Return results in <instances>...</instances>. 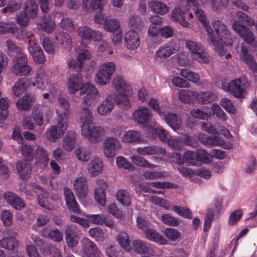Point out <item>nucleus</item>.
Listing matches in <instances>:
<instances>
[{
	"label": "nucleus",
	"mask_w": 257,
	"mask_h": 257,
	"mask_svg": "<svg viewBox=\"0 0 257 257\" xmlns=\"http://www.w3.org/2000/svg\"><path fill=\"white\" fill-rule=\"evenodd\" d=\"M82 251L86 257H100L97 245L90 239L84 237L80 241Z\"/></svg>",
	"instance_id": "obj_10"
},
{
	"label": "nucleus",
	"mask_w": 257,
	"mask_h": 257,
	"mask_svg": "<svg viewBox=\"0 0 257 257\" xmlns=\"http://www.w3.org/2000/svg\"><path fill=\"white\" fill-rule=\"evenodd\" d=\"M116 163L118 168H122L124 169L131 170H133L135 168V167L123 157L119 156L117 157L116 159Z\"/></svg>",
	"instance_id": "obj_63"
},
{
	"label": "nucleus",
	"mask_w": 257,
	"mask_h": 257,
	"mask_svg": "<svg viewBox=\"0 0 257 257\" xmlns=\"http://www.w3.org/2000/svg\"><path fill=\"white\" fill-rule=\"evenodd\" d=\"M115 102L119 105V106L123 109H127L131 107V103L130 100L124 93L119 94L117 95L114 96L113 95Z\"/></svg>",
	"instance_id": "obj_53"
},
{
	"label": "nucleus",
	"mask_w": 257,
	"mask_h": 257,
	"mask_svg": "<svg viewBox=\"0 0 257 257\" xmlns=\"http://www.w3.org/2000/svg\"><path fill=\"white\" fill-rule=\"evenodd\" d=\"M36 163L46 167L49 163V153L47 149L40 145H38L35 151Z\"/></svg>",
	"instance_id": "obj_26"
},
{
	"label": "nucleus",
	"mask_w": 257,
	"mask_h": 257,
	"mask_svg": "<svg viewBox=\"0 0 257 257\" xmlns=\"http://www.w3.org/2000/svg\"><path fill=\"white\" fill-rule=\"evenodd\" d=\"M18 244V240L14 237H4L0 240V247L6 249L13 250L17 247Z\"/></svg>",
	"instance_id": "obj_47"
},
{
	"label": "nucleus",
	"mask_w": 257,
	"mask_h": 257,
	"mask_svg": "<svg viewBox=\"0 0 257 257\" xmlns=\"http://www.w3.org/2000/svg\"><path fill=\"white\" fill-rule=\"evenodd\" d=\"M39 28L47 33H52L56 28V23L51 17H42L38 24Z\"/></svg>",
	"instance_id": "obj_36"
},
{
	"label": "nucleus",
	"mask_w": 257,
	"mask_h": 257,
	"mask_svg": "<svg viewBox=\"0 0 257 257\" xmlns=\"http://www.w3.org/2000/svg\"><path fill=\"white\" fill-rule=\"evenodd\" d=\"M86 218L89 222L98 225L103 224L105 221L104 215L103 214H87Z\"/></svg>",
	"instance_id": "obj_62"
},
{
	"label": "nucleus",
	"mask_w": 257,
	"mask_h": 257,
	"mask_svg": "<svg viewBox=\"0 0 257 257\" xmlns=\"http://www.w3.org/2000/svg\"><path fill=\"white\" fill-rule=\"evenodd\" d=\"M141 141V134L135 130H129L124 133L122 137V141L125 143H138Z\"/></svg>",
	"instance_id": "obj_39"
},
{
	"label": "nucleus",
	"mask_w": 257,
	"mask_h": 257,
	"mask_svg": "<svg viewBox=\"0 0 257 257\" xmlns=\"http://www.w3.org/2000/svg\"><path fill=\"white\" fill-rule=\"evenodd\" d=\"M38 12V6L34 1L27 2L24 7L25 16H36Z\"/></svg>",
	"instance_id": "obj_50"
},
{
	"label": "nucleus",
	"mask_w": 257,
	"mask_h": 257,
	"mask_svg": "<svg viewBox=\"0 0 257 257\" xmlns=\"http://www.w3.org/2000/svg\"><path fill=\"white\" fill-rule=\"evenodd\" d=\"M77 158L81 162H87L90 158L91 152L86 148L79 147L75 150Z\"/></svg>",
	"instance_id": "obj_54"
},
{
	"label": "nucleus",
	"mask_w": 257,
	"mask_h": 257,
	"mask_svg": "<svg viewBox=\"0 0 257 257\" xmlns=\"http://www.w3.org/2000/svg\"><path fill=\"white\" fill-rule=\"evenodd\" d=\"M107 187V184L103 180H98L96 182V187L94 190V198L96 201L102 206L106 204L105 190Z\"/></svg>",
	"instance_id": "obj_16"
},
{
	"label": "nucleus",
	"mask_w": 257,
	"mask_h": 257,
	"mask_svg": "<svg viewBox=\"0 0 257 257\" xmlns=\"http://www.w3.org/2000/svg\"><path fill=\"white\" fill-rule=\"evenodd\" d=\"M148 6L153 12L160 15H165L169 11V8L165 4L157 0L150 1Z\"/></svg>",
	"instance_id": "obj_38"
},
{
	"label": "nucleus",
	"mask_w": 257,
	"mask_h": 257,
	"mask_svg": "<svg viewBox=\"0 0 257 257\" xmlns=\"http://www.w3.org/2000/svg\"><path fill=\"white\" fill-rule=\"evenodd\" d=\"M233 30L247 44H251L254 40V35L250 29L240 25L239 22H234L232 25Z\"/></svg>",
	"instance_id": "obj_12"
},
{
	"label": "nucleus",
	"mask_w": 257,
	"mask_h": 257,
	"mask_svg": "<svg viewBox=\"0 0 257 257\" xmlns=\"http://www.w3.org/2000/svg\"><path fill=\"white\" fill-rule=\"evenodd\" d=\"M112 86L119 94L125 93L128 89L129 85L121 77L115 76L112 80Z\"/></svg>",
	"instance_id": "obj_41"
},
{
	"label": "nucleus",
	"mask_w": 257,
	"mask_h": 257,
	"mask_svg": "<svg viewBox=\"0 0 257 257\" xmlns=\"http://www.w3.org/2000/svg\"><path fill=\"white\" fill-rule=\"evenodd\" d=\"M161 116L165 122L174 130L178 129L182 124V120L176 114L172 113H162Z\"/></svg>",
	"instance_id": "obj_30"
},
{
	"label": "nucleus",
	"mask_w": 257,
	"mask_h": 257,
	"mask_svg": "<svg viewBox=\"0 0 257 257\" xmlns=\"http://www.w3.org/2000/svg\"><path fill=\"white\" fill-rule=\"evenodd\" d=\"M117 201L123 206H130L131 202L130 193L126 190L120 189L116 193Z\"/></svg>",
	"instance_id": "obj_48"
},
{
	"label": "nucleus",
	"mask_w": 257,
	"mask_h": 257,
	"mask_svg": "<svg viewBox=\"0 0 257 257\" xmlns=\"http://www.w3.org/2000/svg\"><path fill=\"white\" fill-rule=\"evenodd\" d=\"M102 160L98 157L93 158L88 164V171L91 176L101 173L103 168Z\"/></svg>",
	"instance_id": "obj_31"
},
{
	"label": "nucleus",
	"mask_w": 257,
	"mask_h": 257,
	"mask_svg": "<svg viewBox=\"0 0 257 257\" xmlns=\"http://www.w3.org/2000/svg\"><path fill=\"white\" fill-rule=\"evenodd\" d=\"M116 69V65L113 62H107L100 65L95 76L96 82L101 85L107 84Z\"/></svg>",
	"instance_id": "obj_3"
},
{
	"label": "nucleus",
	"mask_w": 257,
	"mask_h": 257,
	"mask_svg": "<svg viewBox=\"0 0 257 257\" xmlns=\"http://www.w3.org/2000/svg\"><path fill=\"white\" fill-rule=\"evenodd\" d=\"M77 135L74 131H68L62 141L63 149L68 152L71 151L75 147Z\"/></svg>",
	"instance_id": "obj_27"
},
{
	"label": "nucleus",
	"mask_w": 257,
	"mask_h": 257,
	"mask_svg": "<svg viewBox=\"0 0 257 257\" xmlns=\"http://www.w3.org/2000/svg\"><path fill=\"white\" fill-rule=\"evenodd\" d=\"M228 3V0H211L210 1L212 9L217 12L224 10Z\"/></svg>",
	"instance_id": "obj_58"
},
{
	"label": "nucleus",
	"mask_w": 257,
	"mask_h": 257,
	"mask_svg": "<svg viewBox=\"0 0 257 257\" xmlns=\"http://www.w3.org/2000/svg\"><path fill=\"white\" fill-rule=\"evenodd\" d=\"M180 75L188 80L193 83H197L200 79V76L198 74L188 69H182L180 71Z\"/></svg>",
	"instance_id": "obj_52"
},
{
	"label": "nucleus",
	"mask_w": 257,
	"mask_h": 257,
	"mask_svg": "<svg viewBox=\"0 0 257 257\" xmlns=\"http://www.w3.org/2000/svg\"><path fill=\"white\" fill-rule=\"evenodd\" d=\"M246 86L247 82L245 79L238 78L230 81L228 84L226 89L234 97L241 98L243 96Z\"/></svg>",
	"instance_id": "obj_9"
},
{
	"label": "nucleus",
	"mask_w": 257,
	"mask_h": 257,
	"mask_svg": "<svg viewBox=\"0 0 257 257\" xmlns=\"http://www.w3.org/2000/svg\"><path fill=\"white\" fill-rule=\"evenodd\" d=\"M117 240L123 249L128 251L131 250L130 239L128 235L125 232H120L117 237Z\"/></svg>",
	"instance_id": "obj_51"
},
{
	"label": "nucleus",
	"mask_w": 257,
	"mask_h": 257,
	"mask_svg": "<svg viewBox=\"0 0 257 257\" xmlns=\"http://www.w3.org/2000/svg\"><path fill=\"white\" fill-rule=\"evenodd\" d=\"M55 38L60 45L63 52H67L71 49L72 39L69 34L64 32H56Z\"/></svg>",
	"instance_id": "obj_21"
},
{
	"label": "nucleus",
	"mask_w": 257,
	"mask_h": 257,
	"mask_svg": "<svg viewBox=\"0 0 257 257\" xmlns=\"http://www.w3.org/2000/svg\"><path fill=\"white\" fill-rule=\"evenodd\" d=\"M21 151L25 159L27 161H31L33 160L34 148L32 146L28 145H23L21 147Z\"/></svg>",
	"instance_id": "obj_57"
},
{
	"label": "nucleus",
	"mask_w": 257,
	"mask_h": 257,
	"mask_svg": "<svg viewBox=\"0 0 257 257\" xmlns=\"http://www.w3.org/2000/svg\"><path fill=\"white\" fill-rule=\"evenodd\" d=\"M65 238L67 244L71 247L75 246L79 239L77 233L69 225H67L66 227Z\"/></svg>",
	"instance_id": "obj_35"
},
{
	"label": "nucleus",
	"mask_w": 257,
	"mask_h": 257,
	"mask_svg": "<svg viewBox=\"0 0 257 257\" xmlns=\"http://www.w3.org/2000/svg\"><path fill=\"white\" fill-rule=\"evenodd\" d=\"M201 128L213 135V136L209 137H207L206 135H202L200 137L201 141L205 142L206 145L211 146H220L223 145V141L218 138L219 135L218 132L210 123L207 122L203 123L201 124Z\"/></svg>",
	"instance_id": "obj_6"
},
{
	"label": "nucleus",
	"mask_w": 257,
	"mask_h": 257,
	"mask_svg": "<svg viewBox=\"0 0 257 257\" xmlns=\"http://www.w3.org/2000/svg\"><path fill=\"white\" fill-rule=\"evenodd\" d=\"M42 44L44 50L48 54H53L55 53L53 43L49 38H43L42 40Z\"/></svg>",
	"instance_id": "obj_64"
},
{
	"label": "nucleus",
	"mask_w": 257,
	"mask_h": 257,
	"mask_svg": "<svg viewBox=\"0 0 257 257\" xmlns=\"http://www.w3.org/2000/svg\"><path fill=\"white\" fill-rule=\"evenodd\" d=\"M29 53L33 57V60L37 64H43L45 61V57L41 47L35 43L28 48Z\"/></svg>",
	"instance_id": "obj_32"
},
{
	"label": "nucleus",
	"mask_w": 257,
	"mask_h": 257,
	"mask_svg": "<svg viewBox=\"0 0 257 257\" xmlns=\"http://www.w3.org/2000/svg\"><path fill=\"white\" fill-rule=\"evenodd\" d=\"M173 210L178 215L184 218L191 219L192 217L191 212L188 208L178 206H174L173 207Z\"/></svg>",
	"instance_id": "obj_61"
},
{
	"label": "nucleus",
	"mask_w": 257,
	"mask_h": 257,
	"mask_svg": "<svg viewBox=\"0 0 257 257\" xmlns=\"http://www.w3.org/2000/svg\"><path fill=\"white\" fill-rule=\"evenodd\" d=\"M137 152L140 155L146 156L152 155L157 154H165V150L158 147L148 146L143 148L139 147L137 149Z\"/></svg>",
	"instance_id": "obj_40"
},
{
	"label": "nucleus",
	"mask_w": 257,
	"mask_h": 257,
	"mask_svg": "<svg viewBox=\"0 0 257 257\" xmlns=\"http://www.w3.org/2000/svg\"><path fill=\"white\" fill-rule=\"evenodd\" d=\"M42 234L55 242H60L63 240V233L58 229H51L47 234L43 230Z\"/></svg>",
	"instance_id": "obj_55"
},
{
	"label": "nucleus",
	"mask_w": 257,
	"mask_h": 257,
	"mask_svg": "<svg viewBox=\"0 0 257 257\" xmlns=\"http://www.w3.org/2000/svg\"><path fill=\"white\" fill-rule=\"evenodd\" d=\"M90 235L96 241L102 242L104 240V235L102 230L98 227L92 228L89 229Z\"/></svg>",
	"instance_id": "obj_60"
},
{
	"label": "nucleus",
	"mask_w": 257,
	"mask_h": 257,
	"mask_svg": "<svg viewBox=\"0 0 257 257\" xmlns=\"http://www.w3.org/2000/svg\"><path fill=\"white\" fill-rule=\"evenodd\" d=\"M63 135L59 132L57 126L52 125L46 132V139L50 142L54 143Z\"/></svg>",
	"instance_id": "obj_49"
},
{
	"label": "nucleus",
	"mask_w": 257,
	"mask_h": 257,
	"mask_svg": "<svg viewBox=\"0 0 257 257\" xmlns=\"http://www.w3.org/2000/svg\"><path fill=\"white\" fill-rule=\"evenodd\" d=\"M81 134L90 142L95 143L101 141L104 134V130L101 126L90 125L81 130Z\"/></svg>",
	"instance_id": "obj_8"
},
{
	"label": "nucleus",
	"mask_w": 257,
	"mask_h": 257,
	"mask_svg": "<svg viewBox=\"0 0 257 257\" xmlns=\"http://www.w3.org/2000/svg\"><path fill=\"white\" fill-rule=\"evenodd\" d=\"M145 236L148 239L161 244L167 243V240L159 232L153 229H148L145 231Z\"/></svg>",
	"instance_id": "obj_42"
},
{
	"label": "nucleus",
	"mask_w": 257,
	"mask_h": 257,
	"mask_svg": "<svg viewBox=\"0 0 257 257\" xmlns=\"http://www.w3.org/2000/svg\"><path fill=\"white\" fill-rule=\"evenodd\" d=\"M82 81L78 74L71 75L68 80V90L70 94H74L81 88Z\"/></svg>",
	"instance_id": "obj_33"
},
{
	"label": "nucleus",
	"mask_w": 257,
	"mask_h": 257,
	"mask_svg": "<svg viewBox=\"0 0 257 257\" xmlns=\"http://www.w3.org/2000/svg\"><path fill=\"white\" fill-rule=\"evenodd\" d=\"M58 107L56 113L58 117H69L70 112V103L65 98L59 97L57 99Z\"/></svg>",
	"instance_id": "obj_28"
},
{
	"label": "nucleus",
	"mask_w": 257,
	"mask_h": 257,
	"mask_svg": "<svg viewBox=\"0 0 257 257\" xmlns=\"http://www.w3.org/2000/svg\"><path fill=\"white\" fill-rule=\"evenodd\" d=\"M16 166L21 178L23 180H28L32 172L31 164L28 163L18 162L17 163Z\"/></svg>",
	"instance_id": "obj_37"
},
{
	"label": "nucleus",
	"mask_w": 257,
	"mask_h": 257,
	"mask_svg": "<svg viewBox=\"0 0 257 257\" xmlns=\"http://www.w3.org/2000/svg\"><path fill=\"white\" fill-rule=\"evenodd\" d=\"M33 85L51 93L55 91L53 83L49 80L48 76L42 67L38 68L36 80L33 82Z\"/></svg>",
	"instance_id": "obj_5"
},
{
	"label": "nucleus",
	"mask_w": 257,
	"mask_h": 257,
	"mask_svg": "<svg viewBox=\"0 0 257 257\" xmlns=\"http://www.w3.org/2000/svg\"><path fill=\"white\" fill-rule=\"evenodd\" d=\"M35 101V95L31 93H25L20 98L16 103L18 109L22 110L30 109L33 104Z\"/></svg>",
	"instance_id": "obj_24"
},
{
	"label": "nucleus",
	"mask_w": 257,
	"mask_h": 257,
	"mask_svg": "<svg viewBox=\"0 0 257 257\" xmlns=\"http://www.w3.org/2000/svg\"><path fill=\"white\" fill-rule=\"evenodd\" d=\"M177 49L173 46L171 43H168L161 46L156 52V58L166 59L171 55L175 53Z\"/></svg>",
	"instance_id": "obj_29"
},
{
	"label": "nucleus",
	"mask_w": 257,
	"mask_h": 257,
	"mask_svg": "<svg viewBox=\"0 0 257 257\" xmlns=\"http://www.w3.org/2000/svg\"><path fill=\"white\" fill-rule=\"evenodd\" d=\"M216 95L209 91L201 92L196 96L197 102L202 104H207L213 102L216 99Z\"/></svg>",
	"instance_id": "obj_46"
},
{
	"label": "nucleus",
	"mask_w": 257,
	"mask_h": 257,
	"mask_svg": "<svg viewBox=\"0 0 257 257\" xmlns=\"http://www.w3.org/2000/svg\"><path fill=\"white\" fill-rule=\"evenodd\" d=\"M134 120L140 124H146L152 117V113L147 107H140L132 114Z\"/></svg>",
	"instance_id": "obj_15"
},
{
	"label": "nucleus",
	"mask_w": 257,
	"mask_h": 257,
	"mask_svg": "<svg viewBox=\"0 0 257 257\" xmlns=\"http://www.w3.org/2000/svg\"><path fill=\"white\" fill-rule=\"evenodd\" d=\"M12 28H13L14 30H12L11 31L12 32H11V34H14L19 39H26V35H27V31L26 29L24 28L19 29L14 22H13Z\"/></svg>",
	"instance_id": "obj_59"
},
{
	"label": "nucleus",
	"mask_w": 257,
	"mask_h": 257,
	"mask_svg": "<svg viewBox=\"0 0 257 257\" xmlns=\"http://www.w3.org/2000/svg\"><path fill=\"white\" fill-rule=\"evenodd\" d=\"M124 42L126 47L130 50H135L140 44L138 33L133 30L128 31L124 35Z\"/></svg>",
	"instance_id": "obj_19"
},
{
	"label": "nucleus",
	"mask_w": 257,
	"mask_h": 257,
	"mask_svg": "<svg viewBox=\"0 0 257 257\" xmlns=\"http://www.w3.org/2000/svg\"><path fill=\"white\" fill-rule=\"evenodd\" d=\"M103 28L105 31L112 33V42L114 46H117L121 43L122 31L119 22L116 19L105 20Z\"/></svg>",
	"instance_id": "obj_4"
},
{
	"label": "nucleus",
	"mask_w": 257,
	"mask_h": 257,
	"mask_svg": "<svg viewBox=\"0 0 257 257\" xmlns=\"http://www.w3.org/2000/svg\"><path fill=\"white\" fill-rule=\"evenodd\" d=\"M73 186L78 197L83 198L87 195L88 188L85 177H80L76 178L74 182Z\"/></svg>",
	"instance_id": "obj_22"
},
{
	"label": "nucleus",
	"mask_w": 257,
	"mask_h": 257,
	"mask_svg": "<svg viewBox=\"0 0 257 257\" xmlns=\"http://www.w3.org/2000/svg\"><path fill=\"white\" fill-rule=\"evenodd\" d=\"M78 36L83 40H93L99 41L102 38V34L87 26H82L78 28Z\"/></svg>",
	"instance_id": "obj_17"
},
{
	"label": "nucleus",
	"mask_w": 257,
	"mask_h": 257,
	"mask_svg": "<svg viewBox=\"0 0 257 257\" xmlns=\"http://www.w3.org/2000/svg\"><path fill=\"white\" fill-rule=\"evenodd\" d=\"M88 0H82V7L85 11L88 13L94 12L100 13L103 10V0H91L90 3Z\"/></svg>",
	"instance_id": "obj_25"
},
{
	"label": "nucleus",
	"mask_w": 257,
	"mask_h": 257,
	"mask_svg": "<svg viewBox=\"0 0 257 257\" xmlns=\"http://www.w3.org/2000/svg\"><path fill=\"white\" fill-rule=\"evenodd\" d=\"M78 114L81 130L85 129L90 125H92V113L88 108L86 107H82L79 110Z\"/></svg>",
	"instance_id": "obj_20"
},
{
	"label": "nucleus",
	"mask_w": 257,
	"mask_h": 257,
	"mask_svg": "<svg viewBox=\"0 0 257 257\" xmlns=\"http://www.w3.org/2000/svg\"><path fill=\"white\" fill-rule=\"evenodd\" d=\"M32 70L28 64L27 55L24 53H18L13 60L12 72L19 76H26L29 75Z\"/></svg>",
	"instance_id": "obj_2"
},
{
	"label": "nucleus",
	"mask_w": 257,
	"mask_h": 257,
	"mask_svg": "<svg viewBox=\"0 0 257 257\" xmlns=\"http://www.w3.org/2000/svg\"><path fill=\"white\" fill-rule=\"evenodd\" d=\"M115 100L113 95H109L97 106V110L99 114L103 115L110 113L113 109Z\"/></svg>",
	"instance_id": "obj_18"
},
{
	"label": "nucleus",
	"mask_w": 257,
	"mask_h": 257,
	"mask_svg": "<svg viewBox=\"0 0 257 257\" xmlns=\"http://www.w3.org/2000/svg\"><path fill=\"white\" fill-rule=\"evenodd\" d=\"M80 94L84 95L83 98V103L86 104L90 103L96 96H100L97 89L93 84L89 82L82 85L80 89Z\"/></svg>",
	"instance_id": "obj_11"
},
{
	"label": "nucleus",
	"mask_w": 257,
	"mask_h": 257,
	"mask_svg": "<svg viewBox=\"0 0 257 257\" xmlns=\"http://www.w3.org/2000/svg\"><path fill=\"white\" fill-rule=\"evenodd\" d=\"M178 97L183 103H189L196 99V93L195 91L188 89H181L179 92Z\"/></svg>",
	"instance_id": "obj_43"
},
{
	"label": "nucleus",
	"mask_w": 257,
	"mask_h": 257,
	"mask_svg": "<svg viewBox=\"0 0 257 257\" xmlns=\"http://www.w3.org/2000/svg\"><path fill=\"white\" fill-rule=\"evenodd\" d=\"M199 22L202 24L207 33L209 43L214 47L219 56L225 55L226 59L231 57V55H226V46L232 45V39L225 25L221 22L216 21L212 23L213 29L210 27L206 17H198Z\"/></svg>",
	"instance_id": "obj_1"
},
{
	"label": "nucleus",
	"mask_w": 257,
	"mask_h": 257,
	"mask_svg": "<svg viewBox=\"0 0 257 257\" xmlns=\"http://www.w3.org/2000/svg\"><path fill=\"white\" fill-rule=\"evenodd\" d=\"M185 46L192 53L193 58L201 63H207L209 61L202 46L191 40H186Z\"/></svg>",
	"instance_id": "obj_7"
},
{
	"label": "nucleus",
	"mask_w": 257,
	"mask_h": 257,
	"mask_svg": "<svg viewBox=\"0 0 257 257\" xmlns=\"http://www.w3.org/2000/svg\"><path fill=\"white\" fill-rule=\"evenodd\" d=\"M121 144L116 138H107L103 143V151L107 158L113 157L115 155V151L120 148Z\"/></svg>",
	"instance_id": "obj_13"
},
{
	"label": "nucleus",
	"mask_w": 257,
	"mask_h": 257,
	"mask_svg": "<svg viewBox=\"0 0 257 257\" xmlns=\"http://www.w3.org/2000/svg\"><path fill=\"white\" fill-rule=\"evenodd\" d=\"M132 162L139 167L149 169H154L157 165L151 164L148 161L140 156H132L130 157Z\"/></svg>",
	"instance_id": "obj_45"
},
{
	"label": "nucleus",
	"mask_w": 257,
	"mask_h": 257,
	"mask_svg": "<svg viewBox=\"0 0 257 257\" xmlns=\"http://www.w3.org/2000/svg\"><path fill=\"white\" fill-rule=\"evenodd\" d=\"M4 198L8 203L16 210H20L25 207V203L21 198L15 193L7 191L4 194Z\"/></svg>",
	"instance_id": "obj_23"
},
{
	"label": "nucleus",
	"mask_w": 257,
	"mask_h": 257,
	"mask_svg": "<svg viewBox=\"0 0 257 257\" xmlns=\"http://www.w3.org/2000/svg\"><path fill=\"white\" fill-rule=\"evenodd\" d=\"M132 243L134 250L138 253L146 254L149 252V247L144 241L140 240H135Z\"/></svg>",
	"instance_id": "obj_56"
},
{
	"label": "nucleus",
	"mask_w": 257,
	"mask_h": 257,
	"mask_svg": "<svg viewBox=\"0 0 257 257\" xmlns=\"http://www.w3.org/2000/svg\"><path fill=\"white\" fill-rule=\"evenodd\" d=\"M63 194L68 209L74 213H80V209L72 191L68 187H64Z\"/></svg>",
	"instance_id": "obj_14"
},
{
	"label": "nucleus",
	"mask_w": 257,
	"mask_h": 257,
	"mask_svg": "<svg viewBox=\"0 0 257 257\" xmlns=\"http://www.w3.org/2000/svg\"><path fill=\"white\" fill-rule=\"evenodd\" d=\"M220 205H211L208 208L207 213L204 219V230H208L211 226L212 221L214 219L215 214L218 213Z\"/></svg>",
	"instance_id": "obj_34"
},
{
	"label": "nucleus",
	"mask_w": 257,
	"mask_h": 257,
	"mask_svg": "<svg viewBox=\"0 0 257 257\" xmlns=\"http://www.w3.org/2000/svg\"><path fill=\"white\" fill-rule=\"evenodd\" d=\"M36 188L38 189L42 193L39 194L37 197V200L40 206L44 209L51 210L52 206L48 203L47 197L45 196L48 193L47 191L38 185L36 186Z\"/></svg>",
	"instance_id": "obj_44"
}]
</instances>
